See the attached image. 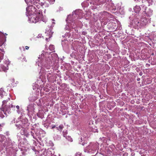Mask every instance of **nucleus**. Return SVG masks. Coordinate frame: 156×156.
<instances>
[{"mask_svg":"<svg viewBox=\"0 0 156 156\" xmlns=\"http://www.w3.org/2000/svg\"><path fill=\"white\" fill-rule=\"evenodd\" d=\"M29 5L26 8V15L30 23H35L41 19L42 10L39 9L42 6L48 7L49 4L46 2L40 3L39 0H25Z\"/></svg>","mask_w":156,"mask_h":156,"instance_id":"1","label":"nucleus"},{"mask_svg":"<svg viewBox=\"0 0 156 156\" xmlns=\"http://www.w3.org/2000/svg\"><path fill=\"white\" fill-rule=\"evenodd\" d=\"M57 56L55 53H52L50 54L48 52L42 51L41 55H39L38 59L36 61V65L41 68L40 72V78H41L42 75L44 76L46 73V70L45 68H46L47 70L50 68V63L51 62V59H49L48 60V58L53 57L54 56Z\"/></svg>","mask_w":156,"mask_h":156,"instance_id":"2","label":"nucleus"},{"mask_svg":"<svg viewBox=\"0 0 156 156\" xmlns=\"http://www.w3.org/2000/svg\"><path fill=\"white\" fill-rule=\"evenodd\" d=\"M29 124L27 122V119H22L21 118L18 119L16 124V126L18 129H20L21 128H22L20 131V133L22 135H24L27 137L31 134L33 138L35 139L34 136V133L32 132H30L28 129L25 128Z\"/></svg>","mask_w":156,"mask_h":156,"instance_id":"3","label":"nucleus"},{"mask_svg":"<svg viewBox=\"0 0 156 156\" xmlns=\"http://www.w3.org/2000/svg\"><path fill=\"white\" fill-rule=\"evenodd\" d=\"M82 11L80 10H75L73 12L72 15H69L66 20L67 24L65 28V30L68 31L69 29L70 30L71 28H75L77 26L75 22L73 21V18L75 19L76 17L80 19L82 17Z\"/></svg>","mask_w":156,"mask_h":156,"instance_id":"4","label":"nucleus"},{"mask_svg":"<svg viewBox=\"0 0 156 156\" xmlns=\"http://www.w3.org/2000/svg\"><path fill=\"white\" fill-rule=\"evenodd\" d=\"M140 17L138 15H135L133 20L130 23L131 26L135 29H138L145 27L150 23L149 19L143 17L139 20Z\"/></svg>","mask_w":156,"mask_h":156,"instance_id":"5","label":"nucleus"},{"mask_svg":"<svg viewBox=\"0 0 156 156\" xmlns=\"http://www.w3.org/2000/svg\"><path fill=\"white\" fill-rule=\"evenodd\" d=\"M48 59L49 61V59H51V62L50 63V68L51 65H52V64H52V62H53L54 61V60H56L58 59V56L57 55V56H54L53 57H51L48 58ZM46 69V68H45V69L46 70V73L45 74L44 76V75H42L41 78H40L41 79V80L43 82H45L46 81V75L47 78L48 80H50L52 75V72L51 70L50 69V68H49L48 70Z\"/></svg>","mask_w":156,"mask_h":156,"instance_id":"6","label":"nucleus"},{"mask_svg":"<svg viewBox=\"0 0 156 156\" xmlns=\"http://www.w3.org/2000/svg\"><path fill=\"white\" fill-rule=\"evenodd\" d=\"M99 144L98 143H91L84 150V151L87 153H94L98 149Z\"/></svg>","mask_w":156,"mask_h":156,"instance_id":"7","label":"nucleus"},{"mask_svg":"<svg viewBox=\"0 0 156 156\" xmlns=\"http://www.w3.org/2000/svg\"><path fill=\"white\" fill-rule=\"evenodd\" d=\"M37 105L34 103L29 104L27 107V110L28 111V115L30 118H32L33 115H35V113L36 112Z\"/></svg>","mask_w":156,"mask_h":156,"instance_id":"8","label":"nucleus"},{"mask_svg":"<svg viewBox=\"0 0 156 156\" xmlns=\"http://www.w3.org/2000/svg\"><path fill=\"white\" fill-rule=\"evenodd\" d=\"M111 14L108 12L104 11L100 13L99 16H100V21L101 23H103L104 25H106L107 23L109 21V20H108L107 18L111 17Z\"/></svg>","mask_w":156,"mask_h":156,"instance_id":"9","label":"nucleus"},{"mask_svg":"<svg viewBox=\"0 0 156 156\" xmlns=\"http://www.w3.org/2000/svg\"><path fill=\"white\" fill-rule=\"evenodd\" d=\"M15 108V106H13L11 105L10 106L8 107V106L6 105L5 107H3L2 111L0 112V117L2 118H3L5 116L4 115L5 114L6 116L7 115V114H9L10 112V108Z\"/></svg>","mask_w":156,"mask_h":156,"instance_id":"10","label":"nucleus"},{"mask_svg":"<svg viewBox=\"0 0 156 156\" xmlns=\"http://www.w3.org/2000/svg\"><path fill=\"white\" fill-rule=\"evenodd\" d=\"M37 103L38 106L39 107L38 110V112L37 113V115L39 117L42 118L43 117V113L44 111L42 108L43 106H42L41 100L40 99L38 100Z\"/></svg>","mask_w":156,"mask_h":156,"instance_id":"11","label":"nucleus"},{"mask_svg":"<svg viewBox=\"0 0 156 156\" xmlns=\"http://www.w3.org/2000/svg\"><path fill=\"white\" fill-rule=\"evenodd\" d=\"M4 63L5 66L2 64L0 65V71L6 72L7 70H8V65L10 64L9 60L8 58H6L4 59Z\"/></svg>","mask_w":156,"mask_h":156,"instance_id":"12","label":"nucleus"},{"mask_svg":"<svg viewBox=\"0 0 156 156\" xmlns=\"http://www.w3.org/2000/svg\"><path fill=\"white\" fill-rule=\"evenodd\" d=\"M109 0H94V3H93V4L97 5H99L105 3H107Z\"/></svg>","mask_w":156,"mask_h":156,"instance_id":"13","label":"nucleus"},{"mask_svg":"<svg viewBox=\"0 0 156 156\" xmlns=\"http://www.w3.org/2000/svg\"><path fill=\"white\" fill-rule=\"evenodd\" d=\"M141 8L140 6L136 5L133 8V10L136 13H138L141 10Z\"/></svg>","mask_w":156,"mask_h":156,"instance_id":"14","label":"nucleus"},{"mask_svg":"<svg viewBox=\"0 0 156 156\" xmlns=\"http://www.w3.org/2000/svg\"><path fill=\"white\" fill-rule=\"evenodd\" d=\"M153 11L151 9H147L146 12H144V14L145 13L148 16H150L152 14Z\"/></svg>","mask_w":156,"mask_h":156,"instance_id":"15","label":"nucleus"},{"mask_svg":"<svg viewBox=\"0 0 156 156\" xmlns=\"http://www.w3.org/2000/svg\"><path fill=\"white\" fill-rule=\"evenodd\" d=\"M57 130L61 132L63 128H64V126L63 125L61 124L59 125L58 127H56Z\"/></svg>","mask_w":156,"mask_h":156,"instance_id":"16","label":"nucleus"},{"mask_svg":"<svg viewBox=\"0 0 156 156\" xmlns=\"http://www.w3.org/2000/svg\"><path fill=\"white\" fill-rule=\"evenodd\" d=\"M16 108L17 109V112L18 114H20V113L22 111L21 108H20V107L18 105L16 106Z\"/></svg>","mask_w":156,"mask_h":156,"instance_id":"17","label":"nucleus"},{"mask_svg":"<svg viewBox=\"0 0 156 156\" xmlns=\"http://www.w3.org/2000/svg\"><path fill=\"white\" fill-rule=\"evenodd\" d=\"M54 138L55 140H58L60 139V136L58 135H55Z\"/></svg>","mask_w":156,"mask_h":156,"instance_id":"18","label":"nucleus"},{"mask_svg":"<svg viewBox=\"0 0 156 156\" xmlns=\"http://www.w3.org/2000/svg\"><path fill=\"white\" fill-rule=\"evenodd\" d=\"M92 125L91 126H89V127L90 128V130L91 131H92L93 132H97V129L95 131H94L93 129V127L94 125H93V123L92 122H91Z\"/></svg>","mask_w":156,"mask_h":156,"instance_id":"19","label":"nucleus"},{"mask_svg":"<svg viewBox=\"0 0 156 156\" xmlns=\"http://www.w3.org/2000/svg\"><path fill=\"white\" fill-rule=\"evenodd\" d=\"M65 138L66 139H67L69 141L72 142L73 141L72 138L70 136H67L66 137H65Z\"/></svg>","mask_w":156,"mask_h":156,"instance_id":"20","label":"nucleus"},{"mask_svg":"<svg viewBox=\"0 0 156 156\" xmlns=\"http://www.w3.org/2000/svg\"><path fill=\"white\" fill-rule=\"evenodd\" d=\"M49 50L51 51H53L54 50V47L53 45H50L49 47Z\"/></svg>","mask_w":156,"mask_h":156,"instance_id":"21","label":"nucleus"},{"mask_svg":"<svg viewBox=\"0 0 156 156\" xmlns=\"http://www.w3.org/2000/svg\"><path fill=\"white\" fill-rule=\"evenodd\" d=\"M41 18V19L38 21L42 20V21L45 23L47 21V19L46 18V17H45L43 16V15H42V17Z\"/></svg>","mask_w":156,"mask_h":156,"instance_id":"22","label":"nucleus"},{"mask_svg":"<svg viewBox=\"0 0 156 156\" xmlns=\"http://www.w3.org/2000/svg\"><path fill=\"white\" fill-rule=\"evenodd\" d=\"M67 131L66 130H64L62 132L63 136L64 137H66L67 134Z\"/></svg>","mask_w":156,"mask_h":156,"instance_id":"23","label":"nucleus"},{"mask_svg":"<svg viewBox=\"0 0 156 156\" xmlns=\"http://www.w3.org/2000/svg\"><path fill=\"white\" fill-rule=\"evenodd\" d=\"M148 2L149 5H152L153 2V0H146Z\"/></svg>","mask_w":156,"mask_h":156,"instance_id":"24","label":"nucleus"},{"mask_svg":"<svg viewBox=\"0 0 156 156\" xmlns=\"http://www.w3.org/2000/svg\"><path fill=\"white\" fill-rule=\"evenodd\" d=\"M67 42V41H62V45L63 48H65V44Z\"/></svg>","mask_w":156,"mask_h":156,"instance_id":"25","label":"nucleus"},{"mask_svg":"<svg viewBox=\"0 0 156 156\" xmlns=\"http://www.w3.org/2000/svg\"><path fill=\"white\" fill-rule=\"evenodd\" d=\"M3 90L2 89H1V90H0V96L1 97H2V95L3 94Z\"/></svg>","mask_w":156,"mask_h":156,"instance_id":"26","label":"nucleus"},{"mask_svg":"<svg viewBox=\"0 0 156 156\" xmlns=\"http://www.w3.org/2000/svg\"><path fill=\"white\" fill-rule=\"evenodd\" d=\"M5 136L2 135H0V141H2L4 139Z\"/></svg>","mask_w":156,"mask_h":156,"instance_id":"27","label":"nucleus"},{"mask_svg":"<svg viewBox=\"0 0 156 156\" xmlns=\"http://www.w3.org/2000/svg\"><path fill=\"white\" fill-rule=\"evenodd\" d=\"M75 156H82L81 153H80L79 152H78L76 153V154H75Z\"/></svg>","mask_w":156,"mask_h":156,"instance_id":"28","label":"nucleus"},{"mask_svg":"<svg viewBox=\"0 0 156 156\" xmlns=\"http://www.w3.org/2000/svg\"><path fill=\"white\" fill-rule=\"evenodd\" d=\"M153 36V39L154 40H155L156 39V33H154V35Z\"/></svg>","mask_w":156,"mask_h":156,"instance_id":"29","label":"nucleus"},{"mask_svg":"<svg viewBox=\"0 0 156 156\" xmlns=\"http://www.w3.org/2000/svg\"><path fill=\"white\" fill-rule=\"evenodd\" d=\"M7 100H4V101H3L2 102V106H3V107H4L5 106H4V104H5V103H6L7 102Z\"/></svg>","mask_w":156,"mask_h":156,"instance_id":"30","label":"nucleus"},{"mask_svg":"<svg viewBox=\"0 0 156 156\" xmlns=\"http://www.w3.org/2000/svg\"><path fill=\"white\" fill-rule=\"evenodd\" d=\"M42 34H39L38 35L37 37V38H41L42 37Z\"/></svg>","mask_w":156,"mask_h":156,"instance_id":"31","label":"nucleus"},{"mask_svg":"<svg viewBox=\"0 0 156 156\" xmlns=\"http://www.w3.org/2000/svg\"><path fill=\"white\" fill-rule=\"evenodd\" d=\"M44 90L46 91L47 92L49 91V89H48L45 88L44 87Z\"/></svg>","mask_w":156,"mask_h":156,"instance_id":"32","label":"nucleus"},{"mask_svg":"<svg viewBox=\"0 0 156 156\" xmlns=\"http://www.w3.org/2000/svg\"><path fill=\"white\" fill-rule=\"evenodd\" d=\"M51 129H54V128H55L56 127V126L55 125H52L51 126Z\"/></svg>","mask_w":156,"mask_h":156,"instance_id":"33","label":"nucleus"},{"mask_svg":"<svg viewBox=\"0 0 156 156\" xmlns=\"http://www.w3.org/2000/svg\"><path fill=\"white\" fill-rule=\"evenodd\" d=\"M25 49H27V50H28L29 48V47L27 46H26L25 47Z\"/></svg>","mask_w":156,"mask_h":156,"instance_id":"34","label":"nucleus"},{"mask_svg":"<svg viewBox=\"0 0 156 156\" xmlns=\"http://www.w3.org/2000/svg\"><path fill=\"white\" fill-rule=\"evenodd\" d=\"M82 33L83 34H84V35H85V34H86V33L84 32H83Z\"/></svg>","mask_w":156,"mask_h":156,"instance_id":"35","label":"nucleus"},{"mask_svg":"<svg viewBox=\"0 0 156 156\" xmlns=\"http://www.w3.org/2000/svg\"><path fill=\"white\" fill-rule=\"evenodd\" d=\"M52 36L51 35H49L48 37V38H50Z\"/></svg>","mask_w":156,"mask_h":156,"instance_id":"36","label":"nucleus"},{"mask_svg":"<svg viewBox=\"0 0 156 156\" xmlns=\"http://www.w3.org/2000/svg\"><path fill=\"white\" fill-rule=\"evenodd\" d=\"M85 144L84 142H83L82 144L83 146Z\"/></svg>","mask_w":156,"mask_h":156,"instance_id":"37","label":"nucleus"},{"mask_svg":"<svg viewBox=\"0 0 156 156\" xmlns=\"http://www.w3.org/2000/svg\"><path fill=\"white\" fill-rule=\"evenodd\" d=\"M1 129H2V128H1V125L0 124V131L1 130Z\"/></svg>","mask_w":156,"mask_h":156,"instance_id":"38","label":"nucleus"},{"mask_svg":"<svg viewBox=\"0 0 156 156\" xmlns=\"http://www.w3.org/2000/svg\"><path fill=\"white\" fill-rule=\"evenodd\" d=\"M67 36H68V37H69V33L67 34Z\"/></svg>","mask_w":156,"mask_h":156,"instance_id":"39","label":"nucleus"},{"mask_svg":"<svg viewBox=\"0 0 156 156\" xmlns=\"http://www.w3.org/2000/svg\"><path fill=\"white\" fill-rule=\"evenodd\" d=\"M48 32H49V33L50 32H49L48 31H47V32H45V33H46V34H48Z\"/></svg>","mask_w":156,"mask_h":156,"instance_id":"40","label":"nucleus"},{"mask_svg":"<svg viewBox=\"0 0 156 156\" xmlns=\"http://www.w3.org/2000/svg\"><path fill=\"white\" fill-rule=\"evenodd\" d=\"M48 37L46 38V40L47 41H48Z\"/></svg>","mask_w":156,"mask_h":156,"instance_id":"41","label":"nucleus"},{"mask_svg":"<svg viewBox=\"0 0 156 156\" xmlns=\"http://www.w3.org/2000/svg\"><path fill=\"white\" fill-rule=\"evenodd\" d=\"M80 140H81V141H82V140H82V138H81Z\"/></svg>","mask_w":156,"mask_h":156,"instance_id":"42","label":"nucleus"},{"mask_svg":"<svg viewBox=\"0 0 156 156\" xmlns=\"http://www.w3.org/2000/svg\"><path fill=\"white\" fill-rule=\"evenodd\" d=\"M135 1H138L139 0H134Z\"/></svg>","mask_w":156,"mask_h":156,"instance_id":"43","label":"nucleus"},{"mask_svg":"<svg viewBox=\"0 0 156 156\" xmlns=\"http://www.w3.org/2000/svg\"><path fill=\"white\" fill-rule=\"evenodd\" d=\"M113 10H115V9H113Z\"/></svg>","mask_w":156,"mask_h":156,"instance_id":"44","label":"nucleus"},{"mask_svg":"<svg viewBox=\"0 0 156 156\" xmlns=\"http://www.w3.org/2000/svg\"><path fill=\"white\" fill-rule=\"evenodd\" d=\"M53 24H55V22H53Z\"/></svg>","mask_w":156,"mask_h":156,"instance_id":"45","label":"nucleus"},{"mask_svg":"<svg viewBox=\"0 0 156 156\" xmlns=\"http://www.w3.org/2000/svg\"><path fill=\"white\" fill-rule=\"evenodd\" d=\"M70 56H71V57H73V56H72V55L71 54Z\"/></svg>","mask_w":156,"mask_h":156,"instance_id":"46","label":"nucleus"},{"mask_svg":"<svg viewBox=\"0 0 156 156\" xmlns=\"http://www.w3.org/2000/svg\"><path fill=\"white\" fill-rule=\"evenodd\" d=\"M137 80H138V81H139V80H139V79H137Z\"/></svg>","mask_w":156,"mask_h":156,"instance_id":"47","label":"nucleus"},{"mask_svg":"<svg viewBox=\"0 0 156 156\" xmlns=\"http://www.w3.org/2000/svg\"><path fill=\"white\" fill-rule=\"evenodd\" d=\"M49 153V151H48V153ZM49 153H50V152L49 151Z\"/></svg>","mask_w":156,"mask_h":156,"instance_id":"48","label":"nucleus"},{"mask_svg":"<svg viewBox=\"0 0 156 156\" xmlns=\"http://www.w3.org/2000/svg\"><path fill=\"white\" fill-rule=\"evenodd\" d=\"M25 59V58H23V59Z\"/></svg>","mask_w":156,"mask_h":156,"instance_id":"49","label":"nucleus"}]
</instances>
